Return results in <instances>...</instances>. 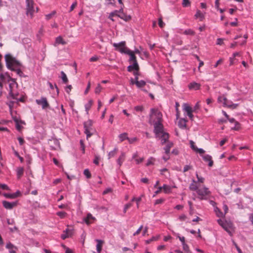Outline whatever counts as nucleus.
Returning a JSON list of instances; mask_svg holds the SVG:
<instances>
[{"mask_svg": "<svg viewBox=\"0 0 253 253\" xmlns=\"http://www.w3.org/2000/svg\"><path fill=\"white\" fill-rule=\"evenodd\" d=\"M159 25L161 28H163L165 26V23L163 22L161 18H159Z\"/></svg>", "mask_w": 253, "mask_h": 253, "instance_id": "55", "label": "nucleus"}, {"mask_svg": "<svg viewBox=\"0 0 253 253\" xmlns=\"http://www.w3.org/2000/svg\"><path fill=\"white\" fill-rule=\"evenodd\" d=\"M132 206V204L131 203H128L125 206L124 212L126 213L127 210L129 209Z\"/></svg>", "mask_w": 253, "mask_h": 253, "instance_id": "47", "label": "nucleus"}, {"mask_svg": "<svg viewBox=\"0 0 253 253\" xmlns=\"http://www.w3.org/2000/svg\"><path fill=\"white\" fill-rule=\"evenodd\" d=\"M165 201V199L164 198H161L159 199H157V200H156L155 204V205L161 204L163 203Z\"/></svg>", "mask_w": 253, "mask_h": 253, "instance_id": "51", "label": "nucleus"}, {"mask_svg": "<svg viewBox=\"0 0 253 253\" xmlns=\"http://www.w3.org/2000/svg\"><path fill=\"white\" fill-rule=\"evenodd\" d=\"M142 228H143V226H141L138 229V230L133 234V236H136V235H138L140 232L141 231L142 229Z\"/></svg>", "mask_w": 253, "mask_h": 253, "instance_id": "61", "label": "nucleus"}, {"mask_svg": "<svg viewBox=\"0 0 253 253\" xmlns=\"http://www.w3.org/2000/svg\"><path fill=\"white\" fill-rule=\"evenodd\" d=\"M192 169V167L191 166H189V165H186L184 167L183 172H185L187 171L188 170H189V169Z\"/></svg>", "mask_w": 253, "mask_h": 253, "instance_id": "58", "label": "nucleus"}, {"mask_svg": "<svg viewBox=\"0 0 253 253\" xmlns=\"http://www.w3.org/2000/svg\"><path fill=\"white\" fill-rule=\"evenodd\" d=\"M66 42L64 41L62 37L59 36L56 38L55 43L54 45L56 46L57 44H61L64 45Z\"/></svg>", "mask_w": 253, "mask_h": 253, "instance_id": "21", "label": "nucleus"}, {"mask_svg": "<svg viewBox=\"0 0 253 253\" xmlns=\"http://www.w3.org/2000/svg\"><path fill=\"white\" fill-rule=\"evenodd\" d=\"M160 171H161V174L165 175L166 177H168V175L165 174L166 172H168V169H161Z\"/></svg>", "mask_w": 253, "mask_h": 253, "instance_id": "57", "label": "nucleus"}, {"mask_svg": "<svg viewBox=\"0 0 253 253\" xmlns=\"http://www.w3.org/2000/svg\"><path fill=\"white\" fill-rule=\"evenodd\" d=\"M189 189L191 191H196L199 189L196 181L195 180H192V183L190 185Z\"/></svg>", "mask_w": 253, "mask_h": 253, "instance_id": "22", "label": "nucleus"}, {"mask_svg": "<svg viewBox=\"0 0 253 253\" xmlns=\"http://www.w3.org/2000/svg\"><path fill=\"white\" fill-rule=\"evenodd\" d=\"M92 104H93V101L90 99L88 101V103L85 105V111H86L87 114H88V111L90 110V109L91 108Z\"/></svg>", "mask_w": 253, "mask_h": 253, "instance_id": "28", "label": "nucleus"}, {"mask_svg": "<svg viewBox=\"0 0 253 253\" xmlns=\"http://www.w3.org/2000/svg\"><path fill=\"white\" fill-rule=\"evenodd\" d=\"M196 18H199L200 21H202L204 18V15L201 12L200 10H198L195 15Z\"/></svg>", "mask_w": 253, "mask_h": 253, "instance_id": "30", "label": "nucleus"}, {"mask_svg": "<svg viewBox=\"0 0 253 253\" xmlns=\"http://www.w3.org/2000/svg\"><path fill=\"white\" fill-rule=\"evenodd\" d=\"M118 152V149L115 148L113 151L110 152L108 154V158L110 159L112 157H114Z\"/></svg>", "mask_w": 253, "mask_h": 253, "instance_id": "35", "label": "nucleus"}, {"mask_svg": "<svg viewBox=\"0 0 253 253\" xmlns=\"http://www.w3.org/2000/svg\"><path fill=\"white\" fill-rule=\"evenodd\" d=\"M71 236V232L69 230H66V232L61 235V238L63 240Z\"/></svg>", "mask_w": 253, "mask_h": 253, "instance_id": "33", "label": "nucleus"}, {"mask_svg": "<svg viewBox=\"0 0 253 253\" xmlns=\"http://www.w3.org/2000/svg\"><path fill=\"white\" fill-rule=\"evenodd\" d=\"M201 84L196 82L191 83L189 85L188 87L190 89L197 90L200 88Z\"/></svg>", "mask_w": 253, "mask_h": 253, "instance_id": "16", "label": "nucleus"}, {"mask_svg": "<svg viewBox=\"0 0 253 253\" xmlns=\"http://www.w3.org/2000/svg\"><path fill=\"white\" fill-rule=\"evenodd\" d=\"M191 5V2L189 0H183L182 6L184 7H189Z\"/></svg>", "mask_w": 253, "mask_h": 253, "instance_id": "41", "label": "nucleus"}, {"mask_svg": "<svg viewBox=\"0 0 253 253\" xmlns=\"http://www.w3.org/2000/svg\"><path fill=\"white\" fill-rule=\"evenodd\" d=\"M3 207L7 210H11L17 205V202H9L6 201H2Z\"/></svg>", "mask_w": 253, "mask_h": 253, "instance_id": "12", "label": "nucleus"}, {"mask_svg": "<svg viewBox=\"0 0 253 253\" xmlns=\"http://www.w3.org/2000/svg\"><path fill=\"white\" fill-rule=\"evenodd\" d=\"M56 14L55 11H53L51 13L45 15V19L48 20L52 18V17Z\"/></svg>", "mask_w": 253, "mask_h": 253, "instance_id": "40", "label": "nucleus"}, {"mask_svg": "<svg viewBox=\"0 0 253 253\" xmlns=\"http://www.w3.org/2000/svg\"><path fill=\"white\" fill-rule=\"evenodd\" d=\"M183 34L186 35L194 36L195 34V32L192 29H189L185 30L183 32Z\"/></svg>", "mask_w": 253, "mask_h": 253, "instance_id": "31", "label": "nucleus"}, {"mask_svg": "<svg viewBox=\"0 0 253 253\" xmlns=\"http://www.w3.org/2000/svg\"><path fill=\"white\" fill-rule=\"evenodd\" d=\"M117 16L120 17L121 19H123L125 21H127L130 19V17L129 16H126L122 12L120 14H118Z\"/></svg>", "mask_w": 253, "mask_h": 253, "instance_id": "32", "label": "nucleus"}, {"mask_svg": "<svg viewBox=\"0 0 253 253\" xmlns=\"http://www.w3.org/2000/svg\"><path fill=\"white\" fill-rule=\"evenodd\" d=\"M57 215L61 218H64L67 215V213L64 211H59L57 212Z\"/></svg>", "mask_w": 253, "mask_h": 253, "instance_id": "43", "label": "nucleus"}, {"mask_svg": "<svg viewBox=\"0 0 253 253\" xmlns=\"http://www.w3.org/2000/svg\"><path fill=\"white\" fill-rule=\"evenodd\" d=\"M84 174L87 178H90L91 176V173L88 169H85L84 170Z\"/></svg>", "mask_w": 253, "mask_h": 253, "instance_id": "44", "label": "nucleus"}, {"mask_svg": "<svg viewBox=\"0 0 253 253\" xmlns=\"http://www.w3.org/2000/svg\"><path fill=\"white\" fill-rule=\"evenodd\" d=\"M153 124L154 126V132L156 134V137H158L160 136V134L164 132L163 126L162 124V122H155Z\"/></svg>", "mask_w": 253, "mask_h": 253, "instance_id": "9", "label": "nucleus"}, {"mask_svg": "<svg viewBox=\"0 0 253 253\" xmlns=\"http://www.w3.org/2000/svg\"><path fill=\"white\" fill-rule=\"evenodd\" d=\"M17 176L18 179H20L24 174V169L22 167H19L17 169Z\"/></svg>", "mask_w": 253, "mask_h": 253, "instance_id": "26", "label": "nucleus"}, {"mask_svg": "<svg viewBox=\"0 0 253 253\" xmlns=\"http://www.w3.org/2000/svg\"><path fill=\"white\" fill-rule=\"evenodd\" d=\"M7 223L9 225H13L15 223V222H14V219H7Z\"/></svg>", "mask_w": 253, "mask_h": 253, "instance_id": "64", "label": "nucleus"}, {"mask_svg": "<svg viewBox=\"0 0 253 253\" xmlns=\"http://www.w3.org/2000/svg\"><path fill=\"white\" fill-rule=\"evenodd\" d=\"M6 248L7 249H9L10 250H13V249H15V250H17V248L14 246L12 244H11V243H8L7 244L6 246Z\"/></svg>", "mask_w": 253, "mask_h": 253, "instance_id": "36", "label": "nucleus"}, {"mask_svg": "<svg viewBox=\"0 0 253 253\" xmlns=\"http://www.w3.org/2000/svg\"><path fill=\"white\" fill-rule=\"evenodd\" d=\"M156 161V159L153 157H150L146 164V166L148 167L151 165H154Z\"/></svg>", "mask_w": 253, "mask_h": 253, "instance_id": "27", "label": "nucleus"}, {"mask_svg": "<svg viewBox=\"0 0 253 253\" xmlns=\"http://www.w3.org/2000/svg\"><path fill=\"white\" fill-rule=\"evenodd\" d=\"M102 90V87L100 84H98L95 89V93L99 94Z\"/></svg>", "mask_w": 253, "mask_h": 253, "instance_id": "45", "label": "nucleus"}, {"mask_svg": "<svg viewBox=\"0 0 253 253\" xmlns=\"http://www.w3.org/2000/svg\"><path fill=\"white\" fill-rule=\"evenodd\" d=\"M151 112L150 120L151 122L154 123L162 121V114L158 109L152 108Z\"/></svg>", "mask_w": 253, "mask_h": 253, "instance_id": "2", "label": "nucleus"}, {"mask_svg": "<svg viewBox=\"0 0 253 253\" xmlns=\"http://www.w3.org/2000/svg\"><path fill=\"white\" fill-rule=\"evenodd\" d=\"M240 124L238 122H235V126L233 127L232 129L236 130H238L240 129Z\"/></svg>", "mask_w": 253, "mask_h": 253, "instance_id": "52", "label": "nucleus"}, {"mask_svg": "<svg viewBox=\"0 0 253 253\" xmlns=\"http://www.w3.org/2000/svg\"><path fill=\"white\" fill-rule=\"evenodd\" d=\"M0 188L3 190H9V187L7 186V185L6 184H0Z\"/></svg>", "mask_w": 253, "mask_h": 253, "instance_id": "59", "label": "nucleus"}, {"mask_svg": "<svg viewBox=\"0 0 253 253\" xmlns=\"http://www.w3.org/2000/svg\"><path fill=\"white\" fill-rule=\"evenodd\" d=\"M183 250L186 252L187 253H190L189 251V246L186 244H183Z\"/></svg>", "mask_w": 253, "mask_h": 253, "instance_id": "50", "label": "nucleus"}, {"mask_svg": "<svg viewBox=\"0 0 253 253\" xmlns=\"http://www.w3.org/2000/svg\"><path fill=\"white\" fill-rule=\"evenodd\" d=\"M126 54H128L130 56V61H132L133 63L137 62L136 60V57L134 54L133 51L130 50L129 49H128V51L125 53Z\"/></svg>", "mask_w": 253, "mask_h": 253, "instance_id": "17", "label": "nucleus"}, {"mask_svg": "<svg viewBox=\"0 0 253 253\" xmlns=\"http://www.w3.org/2000/svg\"><path fill=\"white\" fill-rule=\"evenodd\" d=\"M197 193L198 195V198L201 200L208 199L211 194V192L208 188L205 187L199 188L197 190Z\"/></svg>", "mask_w": 253, "mask_h": 253, "instance_id": "4", "label": "nucleus"}, {"mask_svg": "<svg viewBox=\"0 0 253 253\" xmlns=\"http://www.w3.org/2000/svg\"><path fill=\"white\" fill-rule=\"evenodd\" d=\"M61 74L62 75L61 78L63 82L65 84L67 83V82H68V80L65 73L63 71H62L61 72Z\"/></svg>", "mask_w": 253, "mask_h": 253, "instance_id": "38", "label": "nucleus"}, {"mask_svg": "<svg viewBox=\"0 0 253 253\" xmlns=\"http://www.w3.org/2000/svg\"><path fill=\"white\" fill-rule=\"evenodd\" d=\"M127 140L128 141L129 143H133L137 140V138L136 137H133V138H128V137Z\"/></svg>", "mask_w": 253, "mask_h": 253, "instance_id": "53", "label": "nucleus"}, {"mask_svg": "<svg viewBox=\"0 0 253 253\" xmlns=\"http://www.w3.org/2000/svg\"><path fill=\"white\" fill-rule=\"evenodd\" d=\"M217 222L226 232L231 234L230 229L232 226L231 223L222 220L221 219H218Z\"/></svg>", "mask_w": 253, "mask_h": 253, "instance_id": "8", "label": "nucleus"}, {"mask_svg": "<svg viewBox=\"0 0 253 253\" xmlns=\"http://www.w3.org/2000/svg\"><path fill=\"white\" fill-rule=\"evenodd\" d=\"M179 106H180V105H179V103L176 102L175 103V109H176V116L177 119H179V116H180V111L178 109V107Z\"/></svg>", "mask_w": 253, "mask_h": 253, "instance_id": "37", "label": "nucleus"}, {"mask_svg": "<svg viewBox=\"0 0 253 253\" xmlns=\"http://www.w3.org/2000/svg\"><path fill=\"white\" fill-rule=\"evenodd\" d=\"M118 15V11H115L113 12H111L110 15H109V18L111 19L112 21H114V19H113V17L115 16H117Z\"/></svg>", "mask_w": 253, "mask_h": 253, "instance_id": "49", "label": "nucleus"}, {"mask_svg": "<svg viewBox=\"0 0 253 253\" xmlns=\"http://www.w3.org/2000/svg\"><path fill=\"white\" fill-rule=\"evenodd\" d=\"M125 154L123 152L122 153L119 158L117 160V163L120 166H121L123 162L125 161Z\"/></svg>", "mask_w": 253, "mask_h": 253, "instance_id": "25", "label": "nucleus"}, {"mask_svg": "<svg viewBox=\"0 0 253 253\" xmlns=\"http://www.w3.org/2000/svg\"><path fill=\"white\" fill-rule=\"evenodd\" d=\"M132 69H134L136 71L139 70V66L137 62H133L132 65L128 67V71H131Z\"/></svg>", "mask_w": 253, "mask_h": 253, "instance_id": "24", "label": "nucleus"}, {"mask_svg": "<svg viewBox=\"0 0 253 253\" xmlns=\"http://www.w3.org/2000/svg\"><path fill=\"white\" fill-rule=\"evenodd\" d=\"M4 196L9 199H14L16 198V196L13 194L5 193L4 194Z\"/></svg>", "mask_w": 253, "mask_h": 253, "instance_id": "42", "label": "nucleus"}, {"mask_svg": "<svg viewBox=\"0 0 253 253\" xmlns=\"http://www.w3.org/2000/svg\"><path fill=\"white\" fill-rule=\"evenodd\" d=\"M187 218V216L185 214H182L179 217V219L181 221H185Z\"/></svg>", "mask_w": 253, "mask_h": 253, "instance_id": "62", "label": "nucleus"}, {"mask_svg": "<svg viewBox=\"0 0 253 253\" xmlns=\"http://www.w3.org/2000/svg\"><path fill=\"white\" fill-rule=\"evenodd\" d=\"M119 137L121 142L123 141L126 139L127 140V134L126 133H122L119 135Z\"/></svg>", "mask_w": 253, "mask_h": 253, "instance_id": "34", "label": "nucleus"}, {"mask_svg": "<svg viewBox=\"0 0 253 253\" xmlns=\"http://www.w3.org/2000/svg\"><path fill=\"white\" fill-rule=\"evenodd\" d=\"M157 138H159L161 139V143L162 144H164V143L168 142V139L169 138V135L168 133L166 132H163L161 134H160V136L158 137H156Z\"/></svg>", "mask_w": 253, "mask_h": 253, "instance_id": "14", "label": "nucleus"}, {"mask_svg": "<svg viewBox=\"0 0 253 253\" xmlns=\"http://www.w3.org/2000/svg\"><path fill=\"white\" fill-rule=\"evenodd\" d=\"M15 122H16V127L17 129L19 131L21 130L22 127L20 125V123L21 124H24V123L22 121H20V122H19L18 120H15Z\"/></svg>", "mask_w": 253, "mask_h": 253, "instance_id": "39", "label": "nucleus"}, {"mask_svg": "<svg viewBox=\"0 0 253 253\" xmlns=\"http://www.w3.org/2000/svg\"><path fill=\"white\" fill-rule=\"evenodd\" d=\"M96 241L97 242V244L96 245V250L98 252V253H100L102 249L103 244L104 243V242L100 240H96Z\"/></svg>", "mask_w": 253, "mask_h": 253, "instance_id": "19", "label": "nucleus"}, {"mask_svg": "<svg viewBox=\"0 0 253 253\" xmlns=\"http://www.w3.org/2000/svg\"><path fill=\"white\" fill-rule=\"evenodd\" d=\"M92 126V122L90 120L84 123V133L86 135L87 139L93 134L94 129Z\"/></svg>", "mask_w": 253, "mask_h": 253, "instance_id": "5", "label": "nucleus"}, {"mask_svg": "<svg viewBox=\"0 0 253 253\" xmlns=\"http://www.w3.org/2000/svg\"><path fill=\"white\" fill-rule=\"evenodd\" d=\"M113 45L116 48V50L122 53L125 54L128 50V48L126 46V42L125 41L121 42L118 43H113Z\"/></svg>", "mask_w": 253, "mask_h": 253, "instance_id": "6", "label": "nucleus"}, {"mask_svg": "<svg viewBox=\"0 0 253 253\" xmlns=\"http://www.w3.org/2000/svg\"><path fill=\"white\" fill-rule=\"evenodd\" d=\"M217 101L219 103L222 104L223 106L232 109H235L238 106L237 104L232 103L231 101L228 100L224 95L219 96L218 97Z\"/></svg>", "mask_w": 253, "mask_h": 253, "instance_id": "3", "label": "nucleus"}, {"mask_svg": "<svg viewBox=\"0 0 253 253\" xmlns=\"http://www.w3.org/2000/svg\"><path fill=\"white\" fill-rule=\"evenodd\" d=\"M173 146V143L171 142H168L166 147L164 148L165 153L169 155L170 152V148Z\"/></svg>", "mask_w": 253, "mask_h": 253, "instance_id": "20", "label": "nucleus"}, {"mask_svg": "<svg viewBox=\"0 0 253 253\" xmlns=\"http://www.w3.org/2000/svg\"><path fill=\"white\" fill-rule=\"evenodd\" d=\"M5 59L7 68L12 71H15L17 75L22 77L23 73L18 68L21 66V63L9 54L5 55Z\"/></svg>", "mask_w": 253, "mask_h": 253, "instance_id": "1", "label": "nucleus"}, {"mask_svg": "<svg viewBox=\"0 0 253 253\" xmlns=\"http://www.w3.org/2000/svg\"><path fill=\"white\" fill-rule=\"evenodd\" d=\"M190 144L191 148L194 151H196L197 149H198V148L195 144V142L193 141L192 140L190 141Z\"/></svg>", "mask_w": 253, "mask_h": 253, "instance_id": "46", "label": "nucleus"}, {"mask_svg": "<svg viewBox=\"0 0 253 253\" xmlns=\"http://www.w3.org/2000/svg\"><path fill=\"white\" fill-rule=\"evenodd\" d=\"M203 158L205 162H208L209 167H212L213 164V162L212 160V157L209 155H205L203 156Z\"/></svg>", "mask_w": 253, "mask_h": 253, "instance_id": "15", "label": "nucleus"}, {"mask_svg": "<svg viewBox=\"0 0 253 253\" xmlns=\"http://www.w3.org/2000/svg\"><path fill=\"white\" fill-rule=\"evenodd\" d=\"M187 122L185 119H180L178 123L179 127L181 128H186Z\"/></svg>", "mask_w": 253, "mask_h": 253, "instance_id": "18", "label": "nucleus"}, {"mask_svg": "<svg viewBox=\"0 0 253 253\" xmlns=\"http://www.w3.org/2000/svg\"><path fill=\"white\" fill-rule=\"evenodd\" d=\"M217 44L218 45H222L223 43V40L221 38H218L217 40Z\"/></svg>", "mask_w": 253, "mask_h": 253, "instance_id": "63", "label": "nucleus"}, {"mask_svg": "<svg viewBox=\"0 0 253 253\" xmlns=\"http://www.w3.org/2000/svg\"><path fill=\"white\" fill-rule=\"evenodd\" d=\"M34 1L33 0H26V14L31 17H33L34 13Z\"/></svg>", "mask_w": 253, "mask_h": 253, "instance_id": "7", "label": "nucleus"}, {"mask_svg": "<svg viewBox=\"0 0 253 253\" xmlns=\"http://www.w3.org/2000/svg\"><path fill=\"white\" fill-rule=\"evenodd\" d=\"M230 65L231 66L233 64H235L237 63V61H236V59L235 57H230Z\"/></svg>", "mask_w": 253, "mask_h": 253, "instance_id": "48", "label": "nucleus"}, {"mask_svg": "<svg viewBox=\"0 0 253 253\" xmlns=\"http://www.w3.org/2000/svg\"><path fill=\"white\" fill-rule=\"evenodd\" d=\"M162 187L165 193L169 194L171 192V187L170 186L164 184Z\"/></svg>", "mask_w": 253, "mask_h": 253, "instance_id": "23", "label": "nucleus"}, {"mask_svg": "<svg viewBox=\"0 0 253 253\" xmlns=\"http://www.w3.org/2000/svg\"><path fill=\"white\" fill-rule=\"evenodd\" d=\"M142 197H143V195H142L141 196L138 197V198H137V199H136V205H137V208L138 209L139 208V203L142 200Z\"/></svg>", "mask_w": 253, "mask_h": 253, "instance_id": "56", "label": "nucleus"}, {"mask_svg": "<svg viewBox=\"0 0 253 253\" xmlns=\"http://www.w3.org/2000/svg\"><path fill=\"white\" fill-rule=\"evenodd\" d=\"M135 84H136L137 87L140 88L145 85L146 82L143 80L136 81L135 82Z\"/></svg>", "mask_w": 253, "mask_h": 253, "instance_id": "29", "label": "nucleus"}, {"mask_svg": "<svg viewBox=\"0 0 253 253\" xmlns=\"http://www.w3.org/2000/svg\"><path fill=\"white\" fill-rule=\"evenodd\" d=\"M134 109L136 111H142L143 110V107L141 106H137L136 107H135L134 108Z\"/></svg>", "mask_w": 253, "mask_h": 253, "instance_id": "60", "label": "nucleus"}, {"mask_svg": "<svg viewBox=\"0 0 253 253\" xmlns=\"http://www.w3.org/2000/svg\"><path fill=\"white\" fill-rule=\"evenodd\" d=\"M95 220V218L91 213H88L86 217L84 218V221L86 224L89 225L92 223Z\"/></svg>", "mask_w": 253, "mask_h": 253, "instance_id": "13", "label": "nucleus"}, {"mask_svg": "<svg viewBox=\"0 0 253 253\" xmlns=\"http://www.w3.org/2000/svg\"><path fill=\"white\" fill-rule=\"evenodd\" d=\"M183 111L187 113V115L189 118L193 120L194 116L192 114L193 110L192 108L187 104L184 103L183 105Z\"/></svg>", "mask_w": 253, "mask_h": 253, "instance_id": "11", "label": "nucleus"}, {"mask_svg": "<svg viewBox=\"0 0 253 253\" xmlns=\"http://www.w3.org/2000/svg\"><path fill=\"white\" fill-rule=\"evenodd\" d=\"M196 177L199 182L203 183L204 182L205 179L202 177L199 176L197 173H196Z\"/></svg>", "mask_w": 253, "mask_h": 253, "instance_id": "54", "label": "nucleus"}, {"mask_svg": "<svg viewBox=\"0 0 253 253\" xmlns=\"http://www.w3.org/2000/svg\"><path fill=\"white\" fill-rule=\"evenodd\" d=\"M36 102L38 105L42 106V109H45L49 107V104L45 97H42L40 99H37Z\"/></svg>", "mask_w": 253, "mask_h": 253, "instance_id": "10", "label": "nucleus"}]
</instances>
